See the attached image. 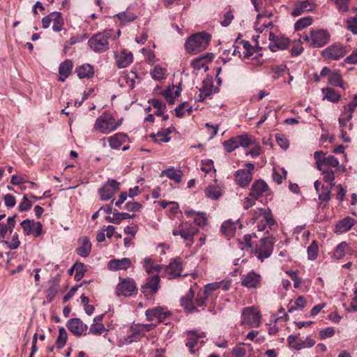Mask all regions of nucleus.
I'll return each instance as SVG.
<instances>
[{
    "mask_svg": "<svg viewBox=\"0 0 357 357\" xmlns=\"http://www.w3.org/2000/svg\"><path fill=\"white\" fill-rule=\"evenodd\" d=\"M211 36L206 31L194 33L189 36L185 43L186 51L192 54L204 51L209 45Z\"/></svg>",
    "mask_w": 357,
    "mask_h": 357,
    "instance_id": "nucleus-1",
    "label": "nucleus"
},
{
    "mask_svg": "<svg viewBox=\"0 0 357 357\" xmlns=\"http://www.w3.org/2000/svg\"><path fill=\"white\" fill-rule=\"evenodd\" d=\"M121 125V120L116 121L111 113L103 112L96 119L93 129L102 135H109L117 130Z\"/></svg>",
    "mask_w": 357,
    "mask_h": 357,
    "instance_id": "nucleus-2",
    "label": "nucleus"
},
{
    "mask_svg": "<svg viewBox=\"0 0 357 357\" xmlns=\"http://www.w3.org/2000/svg\"><path fill=\"white\" fill-rule=\"evenodd\" d=\"M252 222L253 224H257L259 231L265 233H268L275 223L271 210L263 208H257L254 211Z\"/></svg>",
    "mask_w": 357,
    "mask_h": 357,
    "instance_id": "nucleus-3",
    "label": "nucleus"
},
{
    "mask_svg": "<svg viewBox=\"0 0 357 357\" xmlns=\"http://www.w3.org/2000/svg\"><path fill=\"white\" fill-rule=\"evenodd\" d=\"M112 35V30H105L96 33L89 38L88 44L91 50L96 52H105L109 49V38Z\"/></svg>",
    "mask_w": 357,
    "mask_h": 357,
    "instance_id": "nucleus-4",
    "label": "nucleus"
},
{
    "mask_svg": "<svg viewBox=\"0 0 357 357\" xmlns=\"http://www.w3.org/2000/svg\"><path fill=\"white\" fill-rule=\"evenodd\" d=\"M275 241L272 237H266L261 238L259 242L256 244L255 248V255L259 260L263 261L265 259L268 258L273 250Z\"/></svg>",
    "mask_w": 357,
    "mask_h": 357,
    "instance_id": "nucleus-5",
    "label": "nucleus"
},
{
    "mask_svg": "<svg viewBox=\"0 0 357 357\" xmlns=\"http://www.w3.org/2000/svg\"><path fill=\"white\" fill-rule=\"evenodd\" d=\"M242 325H248L250 327H259L261 324V314L259 311L254 306L247 307L243 309L241 312Z\"/></svg>",
    "mask_w": 357,
    "mask_h": 357,
    "instance_id": "nucleus-6",
    "label": "nucleus"
},
{
    "mask_svg": "<svg viewBox=\"0 0 357 357\" xmlns=\"http://www.w3.org/2000/svg\"><path fill=\"white\" fill-rule=\"evenodd\" d=\"M51 23H52L54 31L59 32L62 30L64 21L60 12H52L42 19V26L43 29L49 28Z\"/></svg>",
    "mask_w": 357,
    "mask_h": 357,
    "instance_id": "nucleus-7",
    "label": "nucleus"
},
{
    "mask_svg": "<svg viewBox=\"0 0 357 357\" xmlns=\"http://www.w3.org/2000/svg\"><path fill=\"white\" fill-rule=\"evenodd\" d=\"M120 282L117 284L116 291L117 296H131L137 294V289L135 282L132 278H119Z\"/></svg>",
    "mask_w": 357,
    "mask_h": 357,
    "instance_id": "nucleus-8",
    "label": "nucleus"
},
{
    "mask_svg": "<svg viewBox=\"0 0 357 357\" xmlns=\"http://www.w3.org/2000/svg\"><path fill=\"white\" fill-rule=\"evenodd\" d=\"M119 184L120 183L114 179H108L107 182L98 190L101 200L107 201L110 199L119 190Z\"/></svg>",
    "mask_w": 357,
    "mask_h": 357,
    "instance_id": "nucleus-9",
    "label": "nucleus"
},
{
    "mask_svg": "<svg viewBox=\"0 0 357 357\" xmlns=\"http://www.w3.org/2000/svg\"><path fill=\"white\" fill-rule=\"evenodd\" d=\"M346 54L344 47L340 44H334L323 50V57L328 61L338 60Z\"/></svg>",
    "mask_w": 357,
    "mask_h": 357,
    "instance_id": "nucleus-10",
    "label": "nucleus"
},
{
    "mask_svg": "<svg viewBox=\"0 0 357 357\" xmlns=\"http://www.w3.org/2000/svg\"><path fill=\"white\" fill-rule=\"evenodd\" d=\"M330 35L324 29H312L310 47H320L325 45L329 41Z\"/></svg>",
    "mask_w": 357,
    "mask_h": 357,
    "instance_id": "nucleus-11",
    "label": "nucleus"
},
{
    "mask_svg": "<svg viewBox=\"0 0 357 357\" xmlns=\"http://www.w3.org/2000/svg\"><path fill=\"white\" fill-rule=\"evenodd\" d=\"M197 232L198 229L181 223L177 229L173 230L172 234L174 236L180 235L183 239L190 241L192 244L193 243V238Z\"/></svg>",
    "mask_w": 357,
    "mask_h": 357,
    "instance_id": "nucleus-12",
    "label": "nucleus"
},
{
    "mask_svg": "<svg viewBox=\"0 0 357 357\" xmlns=\"http://www.w3.org/2000/svg\"><path fill=\"white\" fill-rule=\"evenodd\" d=\"M287 342L289 346L296 350L312 347L315 344L314 340L310 337H306L305 340H301L299 335H289L287 337Z\"/></svg>",
    "mask_w": 357,
    "mask_h": 357,
    "instance_id": "nucleus-13",
    "label": "nucleus"
},
{
    "mask_svg": "<svg viewBox=\"0 0 357 357\" xmlns=\"http://www.w3.org/2000/svg\"><path fill=\"white\" fill-rule=\"evenodd\" d=\"M66 326L68 329L76 336L86 335L88 326L78 318L69 319L67 322Z\"/></svg>",
    "mask_w": 357,
    "mask_h": 357,
    "instance_id": "nucleus-14",
    "label": "nucleus"
},
{
    "mask_svg": "<svg viewBox=\"0 0 357 357\" xmlns=\"http://www.w3.org/2000/svg\"><path fill=\"white\" fill-rule=\"evenodd\" d=\"M25 235L32 234L35 237L39 236L42 233V225L40 222H35L26 219L21 222Z\"/></svg>",
    "mask_w": 357,
    "mask_h": 357,
    "instance_id": "nucleus-15",
    "label": "nucleus"
},
{
    "mask_svg": "<svg viewBox=\"0 0 357 357\" xmlns=\"http://www.w3.org/2000/svg\"><path fill=\"white\" fill-rule=\"evenodd\" d=\"M188 340L185 343L186 346L189 348L191 353H195L194 348L200 343L201 344L204 343V340L199 339L204 338L206 337L205 333L198 332L197 331H187Z\"/></svg>",
    "mask_w": 357,
    "mask_h": 357,
    "instance_id": "nucleus-16",
    "label": "nucleus"
},
{
    "mask_svg": "<svg viewBox=\"0 0 357 357\" xmlns=\"http://www.w3.org/2000/svg\"><path fill=\"white\" fill-rule=\"evenodd\" d=\"M160 278L159 275L154 274L150 275L145 284L142 286V291L144 294H149L151 295L155 294L160 288Z\"/></svg>",
    "mask_w": 357,
    "mask_h": 357,
    "instance_id": "nucleus-17",
    "label": "nucleus"
},
{
    "mask_svg": "<svg viewBox=\"0 0 357 357\" xmlns=\"http://www.w3.org/2000/svg\"><path fill=\"white\" fill-rule=\"evenodd\" d=\"M145 315L148 321L157 319L158 322H162L164 321L167 317L170 316L171 314L162 307H156L147 310L145 312Z\"/></svg>",
    "mask_w": 357,
    "mask_h": 357,
    "instance_id": "nucleus-18",
    "label": "nucleus"
},
{
    "mask_svg": "<svg viewBox=\"0 0 357 357\" xmlns=\"http://www.w3.org/2000/svg\"><path fill=\"white\" fill-rule=\"evenodd\" d=\"M316 8V4L309 0L298 1L295 3L294 8L291 15L296 17L302 14L312 11Z\"/></svg>",
    "mask_w": 357,
    "mask_h": 357,
    "instance_id": "nucleus-19",
    "label": "nucleus"
},
{
    "mask_svg": "<svg viewBox=\"0 0 357 357\" xmlns=\"http://www.w3.org/2000/svg\"><path fill=\"white\" fill-rule=\"evenodd\" d=\"M164 269L165 277L168 280H172L181 275L182 265L179 261L173 259L170 261L169 265L164 267Z\"/></svg>",
    "mask_w": 357,
    "mask_h": 357,
    "instance_id": "nucleus-20",
    "label": "nucleus"
},
{
    "mask_svg": "<svg viewBox=\"0 0 357 357\" xmlns=\"http://www.w3.org/2000/svg\"><path fill=\"white\" fill-rule=\"evenodd\" d=\"M213 59L214 54L213 53H206L204 55L195 58L191 62V66L197 70H199L202 68L207 70V64L212 61Z\"/></svg>",
    "mask_w": 357,
    "mask_h": 357,
    "instance_id": "nucleus-21",
    "label": "nucleus"
},
{
    "mask_svg": "<svg viewBox=\"0 0 357 357\" xmlns=\"http://www.w3.org/2000/svg\"><path fill=\"white\" fill-rule=\"evenodd\" d=\"M269 40L271 41L269 47L272 52H276L279 50H285L288 47L289 44V40L288 38H277L272 32H269Z\"/></svg>",
    "mask_w": 357,
    "mask_h": 357,
    "instance_id": "nucleus-22",
    "label": "nucleus"
},
{
    "mask_svg": "<svg viewBox=\"0 0 357 357\" xmlns=\"http://www.w3.org/2000/svg\"><path fill=\"white\" fill-rule=\"evenodd\" d=\"M241 226L242 225L238 220L235 221L227 220L222 223L221 226V231L225 236L229 238L235 234L236 229L238 227L241 228Z\"/></svg>",
    "mask_w": 357,
    "mask_h": 357,
    "instance_id": "nucleus-23",
    "label": "nucleus"
},
{
    "mask_svg": "<svg viewBox=\"0 0 357 357\" xmlns=\"http://www.w3.org/2000/svg\"><path fill=\"white\" fill-rule=\"evenodd\" d=\"M260 282V275L251 271L242 277L241 283L247 288H256Z\"/></svg>",
    "mask_w": 357,
    "mask_h": 357,
    "instance_id": "nucleus-24",
    "label": "nucleus"
},
{
    "mask_svg": "<svg viewBox=\"0 0 357 357\" xmlns=\"http://www.w3.org/2000/svg\"><path fill=\"white\" fill-rule=\"evenodd\" d=\"M149 106L146 109L147 112L154 109L153 113L156 116L162 115L166 111V105L162 101L153 98L148 101Z\"/></svg>",
    "mask_w": 357,
    "mask_h": 357,
    "instance_id": "nucleus-25",
    "label": "nucleus"
},
{
    "mask_svg": "<svg viewBox=\"0 0 357 357\" xmlns=\"http://www.w3.org/2000/svg\"><path fill=\"white\" fill-rule=\"evenodd\" d=\"M131 265V261L128 258H123L121 259H112L108 263V268L112 271L126 270Z\"/></svg>",
    "mask_w": 357,
    "mask_h": 357,
    "instance_id": "nucleus-26",
    "label": "nucleus"
},
{
    "mask_svg": "<svg viewBox=\"0 0 357 357\" xmlns=\"http://www.w3.org/2000/svg\"><path fill=\"white\" fill-rule=\"evenodd\" d=\"M195 296V291L190 288L188 294L181 298V305L188 312H193L195 310V305L193 303L192 298Z\"/></svg>",
    "mask_w": 357,
    "mask_h": 357,
    "instance_id": "nucleus-27",
    "label": "nucleus"
},
{
    "mask_svg": "<svg viewBox=\"0 0 357 357\" xmlns=\"http://www.w3.org/2000/svg\"><path fill=\"white\" fill-rule=\"evenodd\" d=\"M236 181L241 187H247L252 179V174L245 172V169H239L236 172Z\"/></svg>",
    "mask_w": 357,
    "mask_h": 357,
    "instance_id": "nucleus-28",
    "label": "nucleus"
},
{
    "mask_svg": "<svg viewBox=\"0 0 357 357\" xmlns=\"http://www.w3.org/2000/svg\"><path fill=\"white\" fill-rule=\"evenodd\" d=\"M79 246L77 248V252L83 257L89 256L91 250V243L86 236H83L78 240Z\"/></svg>",
    "mask_w": 357,
    "mask_h": 357,
    "instance_id": "nucleus-29",
    "label": "nucleus"
},
{
    "mask_svg": "<svg viewBox=\"0 0 357 357\" xmlns=\"http://www.w3.org/2000/svg\"><path fill=\"white\" fill-rule=\"evenodd\" d=\"M181 91V89L178 86L172 85L163 91L162 95L169 104L173 105L175 98L179 96Z\"/></svg>",
    "mask_w": 357,
    "mask_h": 357,
    "instance_id": "nucleus-30",
    "label": "nucleus"
},
{
    "mask_svg": "<svg viewBox=\"0 0 357 357\" xmlns=\"http://www.w3.org/2000/svg\"><path fill=\"white\" fill-rule=\"evenodd\" d=\"M128 139V136L123 133L119 132L107 138L109 146L113 149H117L124 144Z\"/></svg>",
    "mask_w": 357,
    "mask_h": 357,
    "instance_id": "nucleus-31",
    "label": "nucleus"
},
{
    "mask_svg": "<svg viewBox=\"0 0 357 357\" xmlns=\"http://www.w3.org/2000/svg\"><path fill=\"white\" fill-rule=\"evenodd\" d=\"M268 190V186L264 181L257 180L253 183L250 193L259 199Z\"/></svg>",
    "mask_w": 357,
    "mask_h": 357,
    "instance_id": "nucleus-32",
    "label": "nucleus"
},
{
    "mask_svg": "<svg viewBox=\"0 0 357 357\" xmlns=\"http://www.w3.org/2000/svg\"><path fill=\"white\" fill-rule=\"evenodd\" d=\"M355 222L356 220L354 218L347 216L337 223L335 226V232H346L354 225Z\"/></svg>",
    "mask_w": 357,
    "mask_h": 357,
    "instance_id": "nucleus-33",
    "label": "nucleus"
},
{
    "mask_svg": "<svg viewBox=\"0 0 357 357\" xmlns=\"http://www.w3.org/2000/svg\"><path fill=\"white\" fill-rule=\"evenodd\" d=\"M16 215L8 217L6 222H0V236L5 238L6 234L9 232L10 234L13 233V229L15 225Z\"/></svg>",
    "mask_w": 357,
    "mask_h": 357,
    "instance_id": "nucleus-34",
    "label": "nucleus"
},
{
    "mask_svg": "<svg viewBox=\"0 0 357 357\" xmlns=\"http://www.w3.org/2000/svg\"><path fill=\"white\" fill-rule=\"evenodd\" d=\"M143 268L149 275H153L159 274L162 266L158 264L154 265L151 258L146 257L143 261Z\"/></svg>",
    "mask_w": 357,
    "mask_h": 357,
    "instance_id": "nucleus-35",
    "label": "nucleus"
},
{
    "mask_svg": "<svg viewBox=\"0 0 357 357\" xmlns=\"http://www.w3.org/2000/svg\"><path fill=\"white\" fill-rule=\"evenodd\" d=\"M73 68V63L70 60H66L62 62L59 66V80L64 82L65 79L69 76Z\"/></svg>",
    "mask_w": 357,
    "mask_h": 357,
    "instance_id": "nucleus-36",
    "label": "nucleus"
},
{
    "mask_svg": "<svg viewBox=\"0 0 357 357\" xmlns=\"http://www.w3.org/2000/svg\"><path fill=\"white\" fill-rule=\"evenodd\" d=\"M132 54L126 51L116 56V63L119 68H126L132 62Z\"/></svg>",
    "mask_w": 357,
    "mask_h": 357,
    "instance_id": "nucleus-37",
    "label": "nucleus"
},
{
    "mask_svg": "<svg viewBox=\"0 0 357 357\" xmlns=\"http://www.w3.org/2000/svg\"><path fill=\"white\" fill-rule=\"evenodd\" d=\"M77 76L80 79L91 78L94 75L93 67L90 64H84L76 68Z\"/></svg>",
    "mask_w": 357,
    "mask_h": 357,
    "instance_id": "nucleus-38",
    "label": "nucleus"
},
{
    "mask_svg": "<svg viewBox=\"0 0 357 357\" xmlns=\"http://www.w3.org/2000/svg\"><path fill=\"white\" fill-rule=\"evenodd\" d=\"M324 98L333 102H337L340 99V94L331 88L322 89Z\"/></svg>",
    "mask_w": 357,
    "mask_h": 357,
    "instance_id": "nucleus-39",
    "label": "nucleus"
},
{
    "mask_svg": "<svg viewBox=\"0 0 357 357\" xmlns=\"http://www.w3.org/2000/svg\"><path fill=\"white\" fill-rule=\"evenodd\" d=\"M137 78V75L135 72L131 71L129 74L123 75L120 78L121 84L124 82L129 89H133L135 87V79Z\"/></svg>",
    "mask_w": 357,
    "mask_h": 357,
    "instance_id": "nucleus-40",
    "label": "nucleus"
},
{
    "mask_svg": "<svg viewBox=\"0 0 357 357\" xmlns=\"http://www.w3.org/2000/svg\"><path fill=\"white\" fill-rule=\"evenodd\" d=\"M328 83L331 85L344 89V82L338 71L332 72L329 75Z\"/></svg>",
    "mask_w": 357,
    "mask_h": 357,
    "instance_id": "nucleus-41",
    "label": "nucleus"
},
{
    "mask_svg": "<svg viewBox=\"0 0 357 357\" xmlns=\"http://www.w3.org/2000/svg\"><path fill=\"white\" fill-rule=\"evenodd\" d=\"M167 176L176 183H179L181 180V174L180 171H176L174 169H167L163 170L160 176Z\"/></svg>",
    "mask_w": 357,
    "mask_h": 357,
    "instance_id": "nucleus-42",
    "label": "nucleus"
},
{
    "mask_svg": "<svg viewBox=\"0 0 357 357\" xmlns=\"http://www.w3.org/2000/svg\"><path fill=\"white\" fill-rule=\"evenodd\" d=\"M313 22V20L311 17H305L299 19L294 24L295 31H301L306 27L310 26Z\"/></svg>",
    "mask_w": 357,
    "mask_h": 357,
    "instance_id": "nucleus-43",
    "label": "nucleus"
},
{
    "mask_svg": "<svg viewBox=\"0 0 357 357\" xmlns=\"http://www.w3.org/2000/svg\"><path fill=\"white\" fill-rule=\"evenodd\" d=\"M334 186L322 185L321 192L319 195V199L321 202H328L331 199V190Z\"/></svg>",
    "mask_w": 357,
    "mask_h": 357,
    "instance_id": "nucleus-44",
    "label": "nucleus"
},
{
    "mask_svg": "<svg viewBox=\"0 0 357 357\" xmlns=\"http://www.w3.org/2000/svg\"><path fill=\"white\" fill-rule=\"evenodd\" d=\"M167 70L160 66H155L151 71V75L153 79L160 80L166 78Z\"/></svg>",
    "mask_w": 357,
    "mask_h": 357,
    "instance_id": "nucleus-45",
    "label": "nucleus"
},
{
    "mask_svg": "<svg viewBox=\"0 0 357 357\" xmlns=\"http://www.w3.org/2000/svg\"><path fill=\"white\" fill-rule=\"evenodd\" d=\"M206 196L213 199H218L221 195V190L218 186L209 185L205 190Z\"/></svg>",
    "mask_w": 357,
    "mask_h": 357,
    "instance_id": "nucleus-46",
    "label": "nucleus"
},
{
    "mask_svg": "<svg viewBox=\"0 0 357 357\" xmlns=\"http://www.w3.org/2000/svg\"><path fill=\"white\" fill-rule=\"evenodd\" d=\"M349 245L345 242H342L335 248L333 256L337 259L343 258L345 255L346 251L348 250Z\"/></svg>",
    "mask_w": 357,
    "mask_h": 357,
    "instance_id": "nucleus-47",
    "label": "nucleus"
},
{
    "mask_svg": "<svg viewBox=\"0 0 357 357\" xmlns=\"http://www.w3.org/2000/svg\"><path fill=\"white\" fill-rule=\"evenodd\" d=\"M174 110L176 116L178 118H181L183 116L185 111H187L189 114H190L192 111V109L188 102H184L176 107Z\"/></svg>",
    "mask_w": 357,
    "mask_h": 357,
    "instance_id": "nucleus-48",
    "label": "nucleus"
},
{
    "mask_svg": "<svg viewBox=\"0 0 357 357\" xmlns=\"http://www.w3.org/2000/svg\"><path fill=\"white\" fill-rule=\"evenodd\" d=\"M353 112L347 109V107H344V110L339 118V123L340 127L344 128L347 126V123L351 119Z\"/></svg>",
    "mask_w": 357,
    "mask_h": 357,
    "instance_id": "nucleus-49",
    "label": "nucleus"
},
{
    "mask_svg": "<svg viewBox=\"0 0 357 357\" xmlns=\"http://www.w3.org/2000/svg\"><path fill=\"white\" fill-rule=\"evenodd\" d=\"M213 84L210 79H204L202 85L199 89V91L205 93V96H211L213 93Z\"/></svg>",
    "mask_w": 357,
    "mask_h": 357,
    "instance_id": "nucleus-50",
    "label": "nucleus"
},
{
    "mask_svg": "<svg viewBox=\"0 0 357 357\" xmlns=\"http://www.w3.org/2000/svg\"><path fill=\"white\" fill-rule=\"evenodd\" d=\"M290 52L291 56H299L303 52V47L301 38L293 42Z\"/></svg>",
    "mask_w": 357,
    "mask_h": 357,
    "instance_id": "nucleus-51",
    "label": "nucleus"
},
{
    "mask_svg": "<svg viewBox=\"0 0 357 357\" xmlns=\"http://www.w3.org/2000/svg\"><path fill=\"white\" fill-rule=\"evenodd\" d=\"M319 247L317 243L314 241L307 248V256L310 260H314L318 256Z\"/></svg>",
    "mask_w": 357,
    "mask_h": 357,
    "instance_id": "nucleus-52",
    "label": "nucleus"
},
{
    "mask_svg": "<svg viewBox=\"0 0 357 357\" xmlns=\"http://www.w3.org/2000/svg\"><path fill=\"white\" fill-rule=\"evenodd\" d=\"M68 335L64 328H60L59 331V336L56 340L58 348L61 349L64 347L67 341Z\"/></svg>",
    "mask_w": 357,
    "mask_h": 357,
    "instance_id": "nucleus-53",
    "label": "nucleus"
},
{
    "mask_svg": "<svg viewBox=\"0 0 357 357\" xmlns=\"http://www.w3.org/2000/svg\"><path fill=\"white\" fill-rule=\"evenodd\" d=\"M107 330L102 324L93 323L89 328V333L100 335Z\"/></svg>",
    "mask_w": 357,
    "mask_h": 357,
    "instance_id": "nucleus-54",
    "label": "nucleus"
},
{
    "mask_svg": "<svg viewBox=\"0 0 357 357\" xmlns=\"http://www.w3.org/2000/svg\"><path fill=\"white\" fill-rule=\"evenodd\" d=\"M224 147L227 152H231L238 148L237 137H234L224 142Z\"/></svg>",
    "mask_w": 357,
    "mask_h": 357,
    "instance_id": "nucleus-55",
    "label": "nucleus"
},
{
    "mask_svg": "<svg viewBox=\"0 0 357 357\" xmlns=\"http://www.w3.org/2000/svg\"><path fill=\"white\" fill-rule=\"evenodd\" d=\"M3 244H6L10 249L15 250L17 249L20 245V241H19V236L17 233H15L13 236L10 241L3 240L1 241Z\"/></svg>",
    "mask_w": 357,
    "mask_h": 357,
    "instance_id": "nucleus-56",
    "label": "nucleus"
},
{
    "mask_svg": "<svg viewBox=\"0 0 357 357\" xmlns=\"http://www.w3.org/2000/svg\"><path fill=\"white\" fill-rule=\"evenodd\" d=\"M75 280L77 281L80 280L84 275L86 272V267L82 263H75Z\"/></svg>",
    "mask_w": 357,
    "mask_h": 357,
    "instance_id": "nucleus-57",
    "label": "nucleus"
},
{
    "mask_svg": "<svg viewBox=\"0 0 357 357\" xmlns=\"http://www.w3.org/2000/svg\"><path fill=\"white\" fill-rule=\"evenodd\" d=\"M332 1L340 12L344 13L349 9V4L351 0H330Z\"/></svg>",
    "mask_w": 357,
    "mask_h": 357,
    "instance_id": "nucleus-58",
    "label": "nucleus"
},
{
    "mask_svg": "<svg viewBox=\"0 0 357 357\" xmlns=\"http://www.w3.org/2000/svg\"><path fill=\"white\" fill-rule=\"evenodd\" d=\"M306 303L307 302L305 298L302 296H300L294 302V305L289 307L288 312H291L298 309H303L305 306Z\"/></svg>",
    "mask_w": 357,
    "mask_h": 357,
    "instance_id": "nucleus-59",
    "label": "nucleus"
},
{
    "mask_svg": "<svg viewBox=\"0 0 357 357\" xmlns=\"http://www.w3.org/2000/svg\"><path fill=\"white\" fill-rule=\"evenodd\" d=\"M122 23L132 22L136 19V15L130 12H122L116 15Z\"/></svg>",
    "mask_w": 357,
    "mask_h": 357,
    "instance_id": "nucleus-60",
    "label": "nucleus"
},
{
    "mask_svg": "<svg viewBox=\"0 0 357 357\" xmlns=\"http://www.w3.org/2000/svg\"><path fill=\"white\" fill-rule=\"evenodd\" d=\"M208 295L205 291H200L197 294L195 299V307H203L206 305Z\"/></svg>",
    "mask_w": 357,
    "mask_h": 357,
    "instance_id": "nucleus-61",
    "label": "nucleus"
},
{
    "mask_svg": "<svg viewBox=\"0 0 357 357\" xmlns=\"http://www.w3.org/2000/svg\"><path fill=\"white\" fill-rule=\"evenodd\" d=\"M280 171L282 173H280L274 169L272 175L273 181L278 184H281L283 180L287 177V171L284 168H282Z\"/></svg>",
    "mask_w": 357,
    "mask_h": 357,
    "instance_id": "nucleus-62",
    "label": "nucleus"
},
{
    "mask_svg": "<svg viewBox=\"0 0 357 357\" xmlns=\"http://www.w3.org/2000/svg\"><path fill=\"white\" fill-rule=\"evenodd\" d=\"M323 166L337 168L340 165L338 160L333 155H328L324 159Z\"/></svg>",
    "mask_w": 357,
    "mask_h": 357,
    "instance_id": "nucleus-63",
    "label": "nucleus"
},
{
    "mask_svg": "<svg viewBox=\"0 0 357 357\" xmlns=\"http://www.w3.org/2000/svg\"><path fill=\"white\" fill-rule=\"evenodd\" d=\"M347 27L354 34H357V18L356 17L348 18L347 20Z\"/></svg>",
    "mask_w": 357,
    "mask_h": 357,
    "instance_id": "nucleus-64",
    "label": "nucleus"
}]
</instances>
